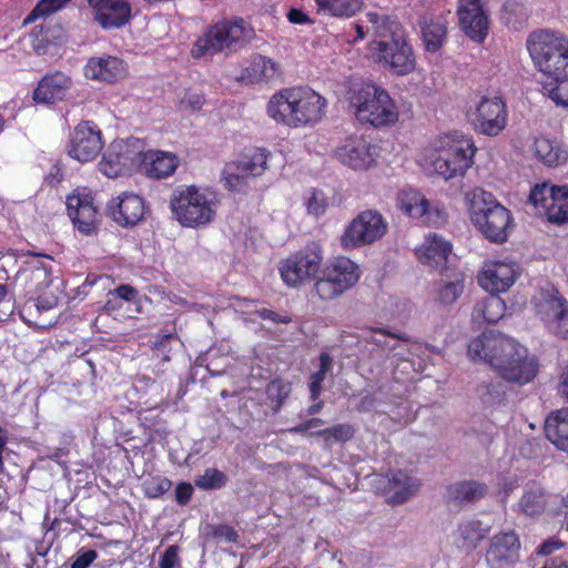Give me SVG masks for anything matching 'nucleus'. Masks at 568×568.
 I'll list each match as a JSON object with an SVG mask.
<instances>
[{
	"instance_id": "nucleus-1",
	"label": "nucleus",
	"mask_w": 568,
	"mask_h": 568,
	"mask_svg": "<svg viewBox=\"0 0 568 568\" xmlns=\"http://www.w3.org/2000/svg\"><path fill=\"white\" fill-rule=\"evenodd\" d=\"M366 17L379 38L369 43L373 59L393 74L410 73L415 69V57L398 23L376 12H368Z\"/></svg>"
},
{
	"instance_id": "nucleus-2",
	"label": "nucleus",
	"mask_w": 568,
	"mask_h": 568,
	"mask_svg": "<svg viewBox=\"0 0 568 568\" xmlns=\"http://www.w3.org/2000/svg\"><path fill=\"white\" fill-rule=\"evenodd\" d=\"M326 100L307 87L290 88L274 94L267 103V114L277 123L291 128L313 125L325 114Z\"/></svg>"
},
{
	"instance_id": "nucleus-3",
	"label": "nucleus",
	"mask_w": 568,
	"mask_h": 568,
	"mask_svg": "<svg viewBox=\"0 0 568 568\" xmlns=\"http://www.w3.org/2000/svg\"><path fill=\"white\" fill-rule=\"evenodd\" d=\"M467 197L470 220L475 227L493 243L506 242L511 227L509 210L483 189H475Z\"/></svg>"
},
{
	"instance_id": "nucleus-4",
	"label": "nucleus",
	"mask_w": 568,
	"mask_h": 568,
	"mask_svg": "<svg viewBox=\"0 0 568 568\" xmlns=\"http://www.w3.org/2000/svg\"><path fill=\"white\" fill-rule=\"evenodd\" d=\"M253 38V29L242 18L225 19L211 26L193 45L196 59H212L220 52L231 53L244 47Z\"/></svg>"
},
{
	"instance_id": "nucleus-5",
	"label": "nucleus",
	"mask_w": 568,
	"mask_h": 568,
	"mask_svg": "<svg viewBox=\"0 0 568 568\" xmlns=\"http://www.w3.org/2000/svg\"><path fill=\"white\" fill-rule=\"evenodd\" d=\"M529 54L544 79L568 77V39L549 30H539L527 39Z\"/></svg>"
},
{
	"instance_id": "nucleus-6",
	"label": "nucleus",
	"mask_w": 568,
	"mask_h": 568,
	"mask_svg": "<svg viewBox=\"0 0 568 568\" xmlns=\"http://www.w3.org/2000/svg\"><path fill=\"white\" fill-rule=\"evenodd\" d=\"M349 109L362 123L383 126L397 121L396 106L386 90L371 83L349 91Z\"/></svg>"
},
{
	"instance_id": "nucleus-7",
	"label": "nucleus",
	"mask_w": 568,
	"mask_h": 568,
	"mask_svg": "<svg viewBox=\"0 0 568 568\" xmlns=\"http://www.w3.org/2000/svg\"><path fill=\"white\" fill-rule=\"evenodd\" d=\"M170 207L181 225L200 227L213 221L216 203L213 194L192 185L175 190L170 199Z\"/></svg>"
},
{
	"instance_id": "nucleus-8",
	"label": "nucleus",
	"mask_w": 568,
	"mask_h": 568,
	"mask_svg": "<svg viewBox=\"0 0 568 568\" xmlns=\"http://www.w3.org/2000/svg\"><path fill=\"white\" fill-rule=\"evenodd\" d=\"M359 278L358 266L347 257L329 262L317 277L313 292L322 301H332L353 287Z\"/></svg>"
},
{
	"instance_id": "nucleus-9",
	"label": "nucleus",
	"mask_w": 568,
	"mask_h": 568,
	"mask_svg": "<svg viewBox=\"0 0 568 568\" xmlns=\"http://www.w3.org/2000/svg\"><path fill=\"white\" fill-rule=\"evenodd\" d=\"M267 165L265 150L255 149L227 163L222 172L224 186L234 193H246L251 182L261 176Z\"/></svg>"
},
{
	"instance_id": "nucleus-10",
	"label": "nucleus",
	"mask_w": 568,
	"mask_h": 568,
	"mask_svg": "<svg viewBox=\"0 0 568 568\" xmlns=\"http://www.w3.org/2000/svg\"><path fill=\"white\" fill-rule=\"evenodd\" d=\"M143 142L136 138L113 141L99 163L100 171L108 178H116L139 170Z\"/></svg>"
},
{
	"instance_id": "nucleus-11",
	"label": "nucleus",
	"mask_w": 568,
	"mask_h": 568,
	"mask_svg": "<svg viewBox=\"0 0 568 568\" xmlns=\"http://www.w3.org/2000/svg\"><path fill=\"white\" fill-rule=\"evenodd\" d=\"M323 250L320 243L310 242L304 248L281 263L283 281L292 287L305 281L316 278L323 263Z\"/></svg>"
},
{
	"instance_id": "nucleus-12",
	"label": "nucleus",
	"mask_w": 568,
	"mask_h": 568,
	"mask_svg": "<svg viewBox=\"0 0 568 568\" xmlns=\"http://www.w3.org/2000/svg\"><path fill=\"white\" fill-rule=\"evenodd\" d=\"M520 346L518 342L499 332H484L468 344V355L473 361H484L496 372Z\"/></svg>"
},
{
	"instance_id": "nucleus-13",
	"label": "nucleus",
	"mask_w": 568,
	"mask_h": 568,
	"mask_svg": "<svg viewBox=\"0 0 568 568\" xmlns=\"http://www.w3.org/2000/svg\"><path fill=\"white\" fill-rule=\"evenodd\" d=\"M468 118L475 130L488 136L498 135L507 124V106L500 97L481 95L469 106Z\"/></svg>"
},
{
	"instance_id": "nucleus-14",
	"label": "nucleus",
	"mask_w": 568,
	"mask_h": 568,
	"mask_svg": "<svg viewBox=\"0 0 568 568\" xmlns=\"http://www.w3.org/2000/svg\"><path fill=\"white\" fill-rule=\"evenodd\" d=\"M476 148L470 140H458L443 145L433 158L434 171L446 181L463 176L471 166Z\"/></svg>"
},
{
	"instance_id": "nucleus-15",
	"label": "nucleus",
	"mask_w": 568,
	"mask_h": 568,
	"mask_svg": "<svg viewBox=\"0 0 568 568\" xmlns=\"http://www.w3.org/2000/svg\"><path fill=\"white\" fill-rule=\"evenodd\" d=\"M529 202L542 209L549 222L568 223V185H554L549 182L536 184L529 194Z\"/></svg>"
},
{
	"instance_id": "nucleus-16",
	"label": "nucleus",
	"mask_w": 568,
	"mask_h": 568,
	"mask_svg": "<svg viewBox=\"0 0 568 568\" xmlns=\"http://www.w3.org/2000/svg\"><path fill=\"white\" fill-rule=\"evenodd\" d=\"M386 231L387 223L379 212L373 210L363 211L345 230L342 236V244L345 247H358L371 244L383 237Z\"/></svg>"
},
{
	"instance_id": "nucleus-17",
	"label": "nucleus",
	"mask_w": 568,
	"mask_h": 568,
	"mask_svg": "<svg viewBox=\"0 0 568 568\" xmlns=\"http://www.w3.org/2000/svg\"><path fill=\"white\" fill-rule=\"evenodd\" d=\"M103 144L99 126L91 121H82L70 135L68 153L80 163H87L100 154Z\"/></svg>"
},
{
	"instance_id": "nucleus-18",
	"label": "nucleus",
	"mask_w": 568,
	"mask_h": 568,
	"mask_svg": "<svg viewBox=\"0 0 568 568\" xmlns=\"http://www.w3.org/2000/svg\"><path fill=\"white\" fill-rule=\"evenodd\" d=\"M538 371L537 357L520 345L497 373L506 382L523 386L532 382Z\"/></svg>"
},
{
	"instance_id": "nucleus-19",
	"label": "nucleus",
	"mask_w": 568,
	"mask_h": 568,
	"mask_svg": "<svg viewBox=\"0 0 568 568\" xmlns=\"http://www.w3.org/2000/svg\"><path fill=\"white\" fill-rule=\"evenodd\" d=\"M520 541L514 531L494 535L486 551V562L490 568H508L519 561Z\"/></svg>"
},
{
	"instance_id": "nucleus-20",
	"label": "nucleus",
	"mask_w": 568,
	"mask_h": 568,
	"mask_svg": "<svg viewBox=\"0 0 568 568\" xmlns=\"http://www.w3.org/2000/svg\"><path fill=\"white\" fill-rule=\"evenodd\" d=\"M335 155L344 165L353 170H366L376 159V146L363 136H349L336 149Z\"/></svg>"
},
{
	"instance_id": "nucleus-21",
	"label": "nucleus",
	"mask_w": 568,
	"mask_h": 568,
	"mask_svg": "<svg viewBox=\"0 0 568 568\" xmlns=\"http://www.w3.org/2000/svg\"><path fill=\"white\" fill-rule=\"evenodd\" d=\"M460 26L476 42H483L488 34L489 21L481 0H460L458 9Z\"/></svg>"
},
{
	"instance_id": "nucleus-22",
	"label": "nucleus",
	"mask_w": 568,
	"mask_h": 568,
	"mask_svg": "<svg viewBox=\"0 0 568 568\" xmlns=\"http://www.w3.org/2000/svg\"><path fill=\"white\" fill-rule=\"evenodd\" d=\"M109 214L119 225L134 226L144 216L145 205L141 196L133 193H124L112 199L108 205Z\"/></svg>"
},
{
	"instance_id": "nucleus-23",
	"label": "nucleus",
	"mask_w": 568,
	"mask_h": 568,
	"mask_svg": "<svg viewBox=\"0 0 568 568\" xmlns=\"http://www.w3.org/2000/svg\"><path fill=\"white\" fill-rule=\"evenodd\" d=\"M68 214L78 230L90 235L95 230L97 209L88 193H77L67 199Z\"/></svg>"
},
{
	"instance_id": "nucleus-24",
	"label": "nucleus",
	"mask_w": 568,
	"mask_h": 568,
	"mask_svg": "<svg viewBox=\"0 0 568 568\" xmlns=\"http://www.w3.org/2000/svg\"><path fill=\"white\" fill-rule=\"evenodd\" d=\"M516 280V271L513 265L504 262H491L485 265L478 275L479 285L495 294L507 291Z\"/></svg>"
},
{
	"instance_id": "nucleus-25",
	"label": "nucleus",
	"mask_w": 568,
	"mask_h": 568,
	"mask_svg": "<svg viewBox=\"0 0 568 568\" xmlns=\"http://www.w3.org/2000/svg\"><path fill=\"white\" fill-rule=\"evenodd\" d=\"M400 210L412 217H424L432 226H440L447 220V213L438 204H430L419 193L414 192L400 201Z\"/></svg>"
},
{
	"instance_id": "nucleus-26",
	"label": "nucleus",
	"mask_w": 568,
	"mask_h": 568,
	"mask_svg": "<svg viewBox=\"0 0 568 568\" xmlns=\"http://www.w3.org/2000/svg\"><path fill=\"white\" fill-rule=\"evenodd\" d=\"M71 85V78L63 72L47 74L39 81L33 99L38 103L54 104L65 98Z\"/></svg>"
},
{
	"instance_id": "nucleus-27",
	"label": "nucleus",
	"mask_w": 568,
	"mask_h": 568,
	"mask_svg": "<svg viewBox=\"0 0 568 568\" xmlns=\"http://www.w3.org/2000/svg\"><path fill=\"white\" fill-rule=\"evenodd\" d=\"M125 74L126 64L113 55L91 58L84 67V75L98 81L112 83L124 78Z\"/></svg>"
},
{
	"instance_id": "nucleus-28",
	"label": "nucleus",
	"mask_w": 568,
	"mask_h": 568,
	"mask_svg": "<svg viewBox=\"0 0 568 568\" xmlns=\"http://www.w3.org/2000/svg\"><path fill=\"white\" fill-rule=\"evenodd\" d=\"M383 481H387L386 491L392 494L389 497L392 505L406 503L419 489L417 480L403 470L390 471L383 477Z\"/></svg>"
},
{
	"instance_id": "nucleus-29",
	"label": "nucleus",
	"mask_w": 568,
	"mask_h": 568,
	"mask_svg": "<svg viewBox=\"0 0 568 568\" xmlns=\"http://www.w3.org/2000/svg\"><path fill=\"white\" fill-rule=\"evenodd\" d=\"M143 162L139 171L144 172L150 178L162 179L172 174L176 168L175 156L171 153L142 149Z\"/></svg>"
},
{
	"instance_id": "nucleus-30",
	"label": "nucleus",
	"mask_w": 568,
	"mask_h": 568,
	"mask_svg": "<svg viewBox=\"0 0 568 568\" xmlns=\"http://www.w3.org/2000/svg\"><path fill=\"white\" fill-rule=\"evenodd\" d=\"M419 27L425 49L428 52H437L447 36V26L444 17L433 14L423 16L419 19Z\"/></svg>"
},
{
	"instance_id": "nucleus-31",
	"label": "nucleus",
	"mask_w": 568,
	"mask_h": 568,
	"mask_svg": "<svg viewBox=\"0 0 568 568\" xmlns=\"http://www.w3.org/2000/svg\"><path fill=\"white\" fill-rule=\"evenodd\" d=\"M452 245L442 236L433 234L426 239L424 248L418 253L420 263L434 268H443L448 262Z\"/></svg>"
},
{
	"instance_id": "nucleus-32",
	"label": "nucleus",
	"mask_w": 568,
	"mask_h": 568,
	"mask_svg": "<svg viewBox=\"0 0 568 568\" xmlns=\"http://www.w3.org/2000/svg\"><path fill=\"white\" fill-rule=\"evenodd\" d=\"M131 19V6L128 0H113L94 13V20L103 29H119Z\"/></svg>"
},
{
	"instance_id": "nucleus-33",
	"label": "nucleus",
	"mask_w": 568,
	"mask_h": 568,
	"mask_svg": "<svg viewBox=\"0 0 568 568\" xmlns=\"http://www.w3.org/2000/svg\"><path fill=\"white\" fill-rule=\"evenodd\" d=\"M530 303L536 316L544 323L550 315H554V312L559 311V307L565 306L568 302L555 287H547L538 290L531 297Z\"/></svg>"
},
{
	"instance_id": "nucleus-34",
	"label": "nucleus",
	"mask_w": 568,
	"mask_h": 568,
	"mask_svg": "<svg viewBox=\"0 0 568 568\" xmlns=\"http://www.w3.org/2000/svg\"><path fill=\"white\" fill-rule=\"evenodd\" d=\"M32 47L38 54H44L49 45L61 44L65 41V31L58 24H38L31 31Z\"/></svg>"
},
{
	"instance_id": "nucleus-35",
	"label": "nucleus",
	"mask_w": 568,
	"mask_h": 568,
	"mask_svg": "<svg viewBox=\"0 0 568 568\" xmlns=\"http://www.w3.org/2000/svg\"><path fill=\"white\" fill-rule=\"evenodd\" d=\"M490 531V525L478 519H466L458 525L459 547L466 551L475 550Z\"/></svg>"
},
{
	"instance_id": "nucleus-36",
	"label": "nucleus",
	"mask_w": 568,
	"mask_h": 568,
	"mask_svg": "<svg viewBox=\"0 0 568 568\" xmlns=\"http://www.w3.org/2000/svg\"><path fill=\"white\" fill-rule=\"evenodd\" d=\"M545 433L555 446L568 453V409L552 413L546 419Z\"/></svg>"
},
{
	"instance_id": "nucleus-37",
	"label": "nucleus",
	"mask_w": 568,
	"mask_h": 568,
	"mask_svg": "<svg viewBox=\"0 0 568 568\" xmlns=\"http://www.w3.org/2000/svg\"><path fill=\"white\" fill-rule=\"evenodd\" d=\"M505 302L496 294H491L477 302L473 310V320L488 324L497 323L505 316Z\"/></svg>"
},
{
	"instance_id": "nucleus-38",
	"label": "nucleus",
	"mask_w": 568,
	"mask_h": 568,
	"mask_svg": "<svg viewBox=\"0 0 568 568\" xmlns=\"http://www.w3.org/2000/svg\"><path fill=\"white\" fill-rule=\"evenodd\" d=\"M448 497L458 505L475 503L487 494V486L476 480H465L448 487Z\"/></svg>"
},
{
	"instance_id": "nucleus-39",
	"label": "nucleus",
	"mask_w": 568,
	"mask_h": 568,
	"mask_svg": "<svg viewBox=\"0 0 568 568\" xmlns=\"http://www.w3.org/2000/svg\"><path fill=\"white\" fill-rule=\"evenodd\" d=\"M547 495L542 487L532 484L525 488L520 498V509L529 516L541 514L547 507Z\"/></svg>"
},
{
	"instance_id": "nucleus-40",
	"label": "nucleus",
	"mask_w": 568,
	"mask_h": 568,
	"mask_svg": "<svg viewBox=\"0 0 568 568\" xmlns=\"http://www.w3.org/2000/svg\"><path fill=\"white\" fill-rule=\"evenodd\" d=\"M318 12L333 17L355 16L363 7V0H315Z\"/></svg>"
},
{
	"instance_id": "nucleus-41",
	"label": "nucleus",
	"mask_w": 568,
	"mask_h": 568,
	"mask_svg": "<svg viewBox=\"0 0 568 568\" xmlns=\"http://www.w3.org/2000/svg\"><path fill=\"white\" fill-rule=\"evenodd\" d=\"M476 394L486 407H494L505 400L506 389L500 381H483L476 387Z\"/></svg>"
},
{
	"instance_id": "nucleus-42",
	"label": "nucleus",
	"mask_w": 568,
	"mask_h": 568,
	"mask_svg": "<svg viewBox=\"0 0 568 568\" xmlns=\"http://www.w3.org/2000/svg\"><path fill=\"white\" fill-rule=\"evenodd\" d=\"M464 292V277L462 274H454L448 281H440L436 284L435 300L443 305L454 304Z\"/></svg>"
},
{
	"instance_id": "nucleus-43",
	"label": "nucleus",
	"mask_w": 568,
	"mask_h": 568,
	"mask_svg": "<svg viewBox=\"0 0 568 568\" xmlns=\"http://www.w3.org/2000/svg\"><path fill=\"white\" fill-rule=\"evenodd\" d=\"M541 85L546 94L557 105L568 108V77L564 79H542Z\"/></svg>"
},
{
	"instance_id": "nucleus-44",
	"label": "nucleus",
	"mask_w": 568,
	"mask_h": 568,
	"mask_svg": "<svg viewBox=\"0 0 568 568\" xmlns=\"http://www.w3.org/2000/svg\"><path fill=\"white\" fill-rule=\"evenodd\" d=\"M250 75L257 81H268L275 78L277 73L276 63L271 59L256 55L248 67Z\"/></svg>"
},
{
	"instance_id": "nucleus-45",
	"label": "nucleus",
	"mask_w": 568,
	"mask_h": 568,
	"mask_svg": "<svg viewBox=\"0 0 568 568\" xmlns=\"http://www.w3.org/2000/svg\"><path fill=\"white\" fill-rule=\"evenodd\" d=\"M354 434L355 429L349 424H337L333 427L311 433V435L323 437L327 446L332 445V443H345L353 438Z\"/></svg>"
},
{
	"instance_id": "nucleus-46",
	"label": "nucleus",
	"mask_w": 568,
	"mask_h": 568,
	"mask_svg": "<svg viewBox=\"0 0 568 568\" xmlns=\"http://www.w3.org/2000/svg\"><path fill=\"white\" fill-rule=\"evenodd\" d=\"M291 392V385L283 379L271 381L265 388L272 410L277 413Z\"/></svg>"
},
{
	"instance_id": "nucleus-47",
	"label": "nucleus",
	"mask_w": 568,
	"mask_h": 568,
	"mask_svg": "<svg viewBox=\"0 0 568 568\" xmlns=\"http://www.w3.org/2000/svg\"><path fill=\"white\" fill-rule=\"evenodd\" d=\"M536 153L549 166H557L567 160L566 152L558 146L554 148L548 140L536 142Z\"/></svg>"
},
{
	"instance_id": "nucleus-48",
	"label": "nucleus",
	"mask_w": 568,
	"mask_h": 568,
	"mask_svg": "<svg viewBox=\"0 0 568 568\" xmlns=\"http://www.w3.org/2000/svg\"><path fill=\"white\" fill-rule=\"evenodd\" d=\"M544 324L551 334L568 339V303L554 312V315H550Z\"/></svg>"
},
{
	"instance_id": "nucleus-49",
	"label": "nucleus",
	"mask_w": 568,
	"mask_h": 568,
	"mask_svg": "<svg viewBox=\"0 0 568 568\" xmlns=\"http://www.w3.org/2000/svg\"><path fill=\"white\" fill-rule=\"evenodd\" d=\"M194 484L203 490H217L227 484V476L217 468H206L203 475L195 478Z\"/></svg>"
},
{
	"instance_id": "nucleus-50",
	"label": "nucleus",
	"mask_w": 568,
	"mask_h": 568,
	"mask_svg": "<svg viewBox=\"0 0 568 568\" xmlns=\"http://www.w3.org/2000/svg\"><path fill=\"white\" fill-rule=\"evenodd\" d=\"M70 0H40L32 11L27 16L23 24H29L38 19L47 18L62 9Z\"/></svg>"
},
{
	"instance_id": "nucleus-51",
	"label": "nucleus",
	"mask_w": 568,
	"mask_h": 568,
	"mask_svg": "<svg viewBox=\"0 0 568 568\" xmlns=\"http://www.w3.org/2000/svg\"><path fill=\"white\" fill-rule=\"evenodd\" d=\"M362 338L364 342L374 344L382 349H394L395 346L390 345L389 339H402L403 337L386 329L371 328L367 333H364Z\"/></svg>"
},
{
	"instance_id": "nucleus-52",
	"label": "nucleus",
	"mask_w": 568,
	"mask_h": 568,
	"mask_svg": "<svg viewBox=\"0 0 568 568\" xmlns=\"http://www.w3.org/2000/svg\"><path fill=\"white\" fill-rule=\"evenodd\" d=\"M143 491L149 498H160L172 487V481L162 476L148 478L142 484Z\"/></svg>"
},
{
	"instance_id": "nucleus-53",
	"label": "nucleus",
	"mask_w": 568,
	"mask_h": 568,
	"mask_svg": "<svg viewBox=\"0 0 568 568\" xmlns=\"http://www.w3.org/2000/svg\"><path fill=\"white\" fill-rule=\"evenodd\" d=\"M307 212L312 215L320 216L324 214L327 207V200L322 191H312L306 202Z\"/></svg>"
},
{
	"instance_id": "nucleus-54",
	"label": "nucleus",
	"mask_w": 568,
	"mask_h": 568,
	"mask_svg": "<svg viewBox=\"0 0 568 568\" xmlns=\"http://www.w3.org/2000/svg\"><path fill=\"white\" fill-rule=\"evenodd\" d=\"M111 297H114L115 300L125 301V302H134L138 298L139 292L136 288H134L131 285L122 284L118 286L116 288L112 290L108 294Z\"/></svg>"
},
{
	"instance_id": "nucleus-55",
	"label": "nucleus",
	"mask_w": 568,
	"mask_h": 568,
	"mask_svg": "<svg viewBox=\"0 0 568 568\" xmlns=\"http://www.w3.org/2000/svg\"><path fill=\"white\" fill-rule=\"evenodd\" d=\"M333 359L328 353H322L320 355V368L311 375V379L323 384L327 373L332 369Z\"/></svg>"
},
{
	"instance_id": "nucleus-56",
	"label": "nucleus",
	"mask_w": 568,
	"mask_h": 568,
	"mask_svg": "<svg viewBox=\"0 0 568 568\" xmlns=\"http://www.w3.org/2000/svg\"><path fill=\"white\" fill-rule=\"evenodd\" d=\"M179 560V547L172 545L168 547L161 556L159 566L160 568H174Z\"/></svg>"
},
{
	"instance_id": "nucleus-57",
	"label": "nucleus",
	"mask_w": 568,
	"mask_h": 568,
	"mask_svg": "<svg viewBox=\"0 0 568 568\" xmlns=\"http://www.w3.org/2000/svg\"><path fill=\"white\" fill-rule=\"evenodd\" d=\"M193 494V487L189 483H180L175 488V500L179 505L185 506Z\"/></svg>"
},
{
	"instance_id": "nucleus-58",
	"label": "nucleus",
	"mask_w": 568,
	"mask_h": 568,
	"mask_svg": "<svg viewBox=\"0 0 568 568\" xmlns=\"http://www.w3.org/2000/svg\"><path fill=\"white\" fill-rule=\"evenodd\" d=\"M98 557L95 550L90 549L82 551L78 555L74 561L71 564V568H88L91 562Z\"/></svg>"
},
{
	"instance_id": "nucleus-59",
	"label": "nucleus",
	"mask_w": 568,
	"mask_h": 568,
	"mask_svg": "<svg viewBox=\"0 0 568 568\" xmlns=\"http://www.w3.org/2000/svg\"><path fill=\"white\" fill-rule=\"evenodd\" d=\"M256 313L261 318L268 320L273 323L288 324L292 321L290 316L277 314L274 311L267 308L258 310Z\"/></svg>"
},
{
	"instance_id": "nucleus-60",
	"label": "nucleus",
	"mask_w": 568,
	"mask_h": 568,
	"mask_svg": "<svg viewBox=\"0 0 568 568\" xmlns=\"http://www.w3.org/2000/svg\"><path fill=\"white\" fill-rule=\"evenodd\" d=\"M215 536L224 538L229 542H236L239 534L230 526L223 525L216 528Z\"/></svg>"
},
{
	"instance_id": "nucleus-61",
	"label": "nucleus",
	"mask_w": 568,
	"mask_h": 568,
	"mask_svg": "<svg viewBox=\"0 0 568 568\" xmlns=\"http://www.w3.org/2000/svg\"><path fill=\"white\" fill-rule=\"evenodd\" d=\"M287 19L291 23H294V24H304V23L311 22V20L306 13H304L302 10L295 9V8L291 9L288 11Z\"/></svg>"
},
{
	"instance_id": "nucleus-62",
	"label": "nucleus",
	"mask_w": 568,
	"mask_h": 568,
	"mask_svg": "<svg viewBox=\"0 0 568 568\" xmlns=\"http://www.w3.org/2000/svg\"><path fill=\"white\" fill-rule=\"evenodd\" d=\"M7 296V287L4 285H0V304L6 305V308L0 311V321H4L8 316H10L13 312L12 306L10 305V301H4Z\"/></svg>"
},
{
	"instance_id": "nucleus-63",
	"label": "nucleus",
	"mask_w": 568,
	"mask_h": 568,
	"mask_svg": "<svg viewBox=\"0 0 568 568\" xmlns=\"http://www.w3.org/2000/svg\"><path fill=\"white\" fill-rule=\"evenodd\" d=\"M561 547H562V542H560L558 540L549 539L539 546L538 554L547 556V555L552 554L555 550H557Z\"/></svg>"
},
{
	"instance_id": "nucleus-64",
	"label": "nucleus",
	"mask_w": 568,
	"mask_h": 568,
	"mask_svg": "<svg viewBox=\"0 0 568 568\" xmlns=\"http://www.w3.org/2000/svg\"><path fill=\"white\" fill-rule=\"evenodd\" d=\"M541 568H568V560L561 557L548 558Z\"/></svg>"
}]
</instances>
